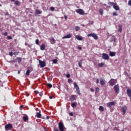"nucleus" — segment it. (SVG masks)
Returning a JSON list of instances; mask_svg holds the SVG:
<instances>
[{
	"mask_svg": "<svg viewBox=\"0 0 131 131\" xmlns=\"http://www.w3.org/2000/svg\"><path fill=\"white\" fill-rule=\"evenodd\" d=\"M58 128L60 131L65 130V126H64V124L62 122H60L58 123Z\"/></svg>",
	"mask_w": 131,
	"mask_h": 131,
	"instance_id": "f257e3e1",
	"label": "nucleus"
},
{
	"mask_svg": "<svg viewBox=\"0 0 131 131\" xmlns=\"http://www.w3.org/2000/svg\"><path fill=\"white\" fill-rule=\"evenodd\" d=\"M5 128L6 130H11V129H13V125L11 123H8L5 125Z\"/></svg>",
	"mask_w": 131,
	"mask_h": 131,
	"instance_id": "f03ea898",
	"label": "nucleus"
},
{
	"mask_svg": "<svg viewBox=\"0 0 131 131\" xmlns=\"http://www.w3.org/2000/svg\"><path fill=\"white\" fill-rule=\"evenodd\" d=\"M74 88L76 89L77 94L79 95H80V90H79V86H78V85H77V83H76V82H74Z\"/></svg>",
	"mask_w": 131,
	"mask_h": 131,
	"instance_id": "7ed1b4c3",
	"label": "nucleus"
},
{
	"mask_svg": "<svg viewBox=\"0 0 131 131\" xmlns=\"http://www.w3.org/2000/svg\"><path fill=\"white\" fill-rule=\"evenodd\" d=\"M87 36H88V37H93V38H94L96 40H97L98 39V36L97 35V34H95V33H90V34H88L87 35Z\"/></svg>",
	"mask_w": 131,
	"mask_h": 131,
	"instance_id": "20e7f679",
	"label": "nucleus"
},
{
	"mask_svg": "<svg viewBox=\"0 0 131 131\" xmlns=\"http://www.w3.org/2000/svg\"><path fill=\"white\" fill-rule=\"evenodd\" d=\"M116 82H117V80L114 79H111L109 81L110 85L112 86H113V85H115Z\"/></svg>",
	"mask_w": 131,
	"mask_h": 131,
	"instance_id": "39448f33",
	"label": "nucleus"
},
{
	"mask_svg": "<svg viewBox=\"0 0 131 131\" xmlns=\"http://www.w3.org/2000/svg\"><path fill=\"white\" fill-rule=\"evenodd\" d=\"M114 90L116 94H119V91H120L119 85H118V84L115 85L114 86Z\"/></svg>",
	"mask_w": 131,
	"mask_h": 131,
	"instance_id": "423d86ee",
	"label": "nucleus"
},
{
	"mask_svg": "<svg viewBox=\"0 0 131 131\" xmlns=\"http://www.w3.org/2000/svg\"><path fill=\"white\" fill-rule=\"evenodd\" d=\"M102 58L103 59V60H109V55H108L107 54H106V53H103L102 54Z\"/></svg>",
	"mask_w": 131,
	"mask_h": 131,
	"instance_id": "0eeeda50",
	"label": "nucleus"
},
{
	"mask_svg": "<svg viewBox=\"0 0 131 131\" xmlns=\"http://www.w3.org/2000/svg\"><path fill=\"white\" fill-rule=\"evenodd\" d=\"M76 12L79 15H84V11L81 9L76 10Z\"/></svg>",
	"mask_w": 131,
	"mask_h": 131,
	"instance_id": "6e6552de",
	"label": "nucleus"
},
{
	"mask_svg": "<svg viewBox=\"0 0 131 131\" xmlns=\"http://www.w3.org/2000/svg\"><path fill=\"white\" fill-rule=\"evenodd\" d=\"M76 98H77V96L76 95H72L70 98V100L71 102H73V101L76 100Z\"/></svg>",
	"mask_w": 131,
	"mask_h": 131,
	"instance_id": "1a4fd4ad",
	"label": "nucleus"
},
{
	"mask_svg": "<svg viewBox=\"0 0 131 131\" xmlns=\"http://www.w3.org/2000/svg\"><path fill=\"white\" fill-rule=\"evenodd\" d=\"M39 65L40 66V67L41 68H43V67H45L46 66V61H41L40 60H39Z\"/></svg>",
	"mask_w": 131,
	"mask_h": 131,
	"instance_id": "9d476101",
	"label": "nucleus"
},
{
	"mask_svg": "<svg viewBox=\"0 0 131 131\" xmlns=\"http://www.w3.org/2000/svg\"><path fill=\"white\" fill-rule=\"evenodd\" d=\"M115 105V102L114 101H112L106 104L107 107H112V106H114Z\"/></svg>",
	"mask_w": 131,
	"mask_h": 131,
	"instance_id": "9b49d317",
	"label": "nucleus"
},
{
	"mask_svg": "<svg viewBox=\"0 0 131 131\" xmlns=\"http://www.w3.org/2000/svg\"><path fill=\"white\" fill-rule=\"evenodd\" d=\"M84 61V59H81L80 61H78V66L80 67V68H82V66L81 65L82 64V62Z\"/></svg>",
	"mask_w": 131,
	"mask_h": 131,
	"instance_id": "f8f14e48",
	"label": "nucleus"
},
{
	"mask_svg": "<svg viewBox=\"0 0 131 131\" xmlns=\"http://www.w3.org/2000/svg\"><path fill=\"white\" fill-rule=\"evenodd\" d=\"M100 82L101 85H105V84H106L105 82V80L103 79V78H102L100 79Z\"/></svg>",
	"mask_w": 131,
	"mask_h": 131,
	"instance_id": "ddd939ff",
	"label": "nucleus"
},
{
	"mask_svg": "<svg viewBox=\"0 0 131 131\" xmlns=\"http://www.w3.org/2000/svg\"><path fill=\"white\" fill-rule=\"evenodd\" d=\"M126 94L129 98H131V89H127L126 90Z\"/></svg>",
	"mask_w": 131,
	"mask_h": 131,
	"instance_id": "4468645a",
	"label": "nucleus"
},
{
	"mask_svg": "<svg viewBox=\"0 0 131 131\" xmlns=\"http://www.w3.org/2000/svg\"><path fill=\"white\" fill-rule=\"evenodd\" d=\"M113 8L116 11H119V6H117V3H116V5H114Z\"/></svg>",
	"mask_w": 131,
	"mask_h": 131,
	"instance_id": "2eb2a0df",
	"label": "nucleus"
},
{
	"mask_svg": "<svg viewBox=\"0 0 131 131\" xmlns=\"http://www.w3.org/2000/svg\"><path fill=\"white\" fill-rule=\"evenodd\" d=\"M110 57H114L115 56H116V53L115 52H110Z\"/></svg>",
	"mask_w": 131,
	"mask_h": 131,
	"instance_id": "dca6fc26",
	"label": "nucleus"
},
{
	"mask_svg": "<svg viewBox=\"0 0 131 131\" xmlns=\"http://www.w3.org/2000/svg\"><path fill=\"white\" fill-rule=\"evenodd\" d=\"M118 31L119 32H122V25H118Z\"/></svg>",
	"mask_w": 131,
	"mask_h": 131,
	"instance_id": "f3484780",
	"label": "nucleus"
},
{
	"mask_svg": "<svg viewBox=\"0 0 131 131\" xmlns=\"http://www.w3.org/2000/svg\"><path fill=\"white\" fill-rule=\"evenodd\" d=\"M41 51H45L46 50V45L44 43L42 44L40 47Z\"/></svg>",
	"mask_w": 131,
	"mask_h": 131,
	"instance_id": "a211bd4d",
	"label": "nucleus"
},
{
	"mask_svg": "<svg viewBox=\"0 0 131 131\" xmlns=\"http://www.w3.org/2000/svg\"><path fill=\"white\" fill-rule=\"evenodd\" d=\"M42 12L38 9H36L35 10V15H38L39 14H41Z\"/></svg>",
	"mask_w": 131,
	"mask_h": 131,
	"instance_id": "6ab92c4d",
	"label": "nucleus"
},
{
	"mask_svg": "<svg viewBox=\"0 0 131 131\" xmlns=\"http://www.w3.org/2000/svg\"><path fill=\"white\" fill-rule=\"evenodd\" d=\"M72 36L71 34H69L67 35L64 36L62 38H71Z\"/></svg>",
	"mask_w": 131,
	"mask_h": 131,
	"instance_id": "aec40b11",
	"label": "nucleus"
},
{
	"mask_svg": "<svg viewBox=\"0 0 131 131\" xmlns=\"http://www.w3.org/2000/svg\"><path fill=\"white\" fill-rule=\"evenodd\" d=\"M75 37L76 39H77V40H82V39H83V38H82V37L79 35H76Z\"/></svg>",
	"mask_w": 131,
	"mask_h": 131,
	"instance_id": "412c9836",
	"label": "nucleus"
},
{
	"mask_svg": "<svg viewBox=\"0 0 131 131\" xmlns=\"http://www.w3.org/2000/svg\"><path fill=\"white\" fill-rule=\"evenodd\" d=\"M40 111L36 113V117L37 118H40V117H41V114H40Z\"/></svg>",
	"mask_w": 131,
	"mask_h": 131,
	"instance_id": "4be33fe9",
	"label": "nucleus"
},
{
	"mask_svg": "<svg viewBox=\"0 0 131 131\" xmlns=\"http://www.w3.org/2000/svg\"><path fill=\"white\" fill-rule=\"evenodd\" d=\"M122 111L123 112V115H124V114H125V113H126V106H125V107H122Z\"/></svg>",
	"mask_w": 131,
	"mask_h": 131,
	"instance_id": "5701e85b",
	"label": "nucleus"
},
{
	"mask_svg": "<svg viewBox=\"0 0 131 131\" xmlns=\"http://www.w3.org/2000/svg\"><path fill=\"white\" fill-rule=\"evenodd\" d=\"M50 42L52 45H54V43H56V40H55V39L54 38H52L51 40H50Z\"/></svg>",
	"mask_w": 131,
	"mask_h": 131,
	"instance_id": "b1692460",
	"label": "nucleus"
},
{
	"mask_svg": "<svg viewBox=\"0 0 131 131\" xmlns=\"http://www.w3.org/2000/svg\"><path fill=\"white\" fill-rule=\"evenodd\" d=\"M31 72V71H30V70L29 69L27 70L26 73V75H27L28 76L30 75Z\"/></svg>",
	"mask_w": 131,
	"mask_h": 131,
	"instance_id": "393cba45",
	"label": "nucleus"
},
{
	"mask_svg": "<svg viewBox=\"0 0 131 131\" xmlns=\"http://www.w3.org/2000/svg\"><path fill=\"white\" fill-rule=\"evenodd\" d=\"M77 105V103H76V102H74L71 104V106L72 107H73V108H74V107H76Z\"/></svg>",
	"mask_w": 131,
	"mask_h": 131,
	"instance_id": "a878e982",
	"label": "nucleus"
},
{
	"mask_svg": "<svg viewBox=\"0 0 131 131\" xmlns=\"http://www.w3.org/2000/svg\"><path fill=\"white\" fill-rule=\"evenodd\" d=\"M99 110L100 111H104L105 110V108H104V106H100L99 107Z\"/></svg>",
	"mask_w": 131,
	"mask_h": 131,
	"instance_id": "bb28decb",
	"label": "nucleus"
},
{
	"mask_svg": "<svg viewBox=\"0 0 131 131\" xmlns=\"http://www.w3.org/2000/svg\"><path fill=\"white\" fill-rule=\"evenodd\" d=\"M116 3L113 2H108V5L110 6H112V7H114V5H116Z\"/></svg>",
	"mask_w": 131,
	"mask_h": 131,
	"instance_id": "cd10ccee",
	"label": "nucleus"
},
{
	"mask_svg": "<svg viewBox=\"0 0 131 131\" xmlns=\"http://www.w3.org/2000/svg\"><path fill=\"white\" fill-rule=\"evenodd\" d=\"M103 9H99V14L101 15V16H103Z\"/></svg>",
	"mask_w": 131,
	"mask_h": 131,
	"instance_id": "c85d7f7f",
	"label": "nucleus"
},
{
	"mask_svg": "<svg viewBox=\"0 0 131 131\" xmlns=\"http://www.w3.org/2000/svg\"><path fill=\"white\" fill-rule=\"evenodd\" d=\"M104 65V63L103 62H101L100 63H98V67H103Z\"/></svg>",
	"mask_w": 131,
	"mask_h": 131,
	"instance_id": "c756f323",
	"label": "nucleus"
},
{
	"mask_svg": "<svg viewBox=\"0 0 131 131\" xmlns=\"http://www.w3.org/2000/svg\"><path fill=\"white\" fill-rule=\"evenodd\" d=\"M23 120H24V121L26 122L28 120V117L27 116H24Z\"/></svg>",
	"mask_w": 131,
	"mask_h": 131,
	"instance_id": "7c9ffc66",
	"label": "nucleus"
},
{
	"mask_svg": "<svg viewBox=\"0 0 131 131\" xmlns=\"http://www.w3.org/2000/svg\"><path fill=\"white\" fill-rule=\"evenodd\" d=\"M46 85H47V86H48L49 88H50V89L53 88V85H52V84L47 83L46 84Z\"/></svg>",
	"mask_w": 131,
	"mask_h": 131,
	"instance_id": "2f4dec72",
	"label": "nucleus"
},
{
	"mask_svg": "<svg viewBox=\"0 0 131 131\" xmlns=\"http://www.w3.org/2000/svg\"><path fill=\"white\" fill-rule=\"evenodd\" d=\"M75 29L76 31H78L79 30H80V28L78 26H76V27H75Z\"/></svg>",
	"mask_w": 131,
	"mask_h": 131,
	"instance_id": "473e14b6",
	"label": "nucleus"
},
{
	"mask_svg": "<svg viewBox=\"0 0 131 131\" xmlns=\"http://www.w3.org/2000/svg\"><path fill=\"white\" fill-rule=\"evenodd\" d=\"M17 60H18V63H20L21 62H22V58H21L20 57H17Z\"/></svg>",
	"mask_w": 131,
	"mask_h": 131,
	"instance_id": "72a5a7b5",
	"label": "nucleus"
},
{
	"mask_svg": "<svg viewBox=\"0 0 131 131\" xmlns=\"http://www.w3.org/2000/svg\"><path fill=\"white\" fill-rule=\"evenodd\" d=\"M14 4L16 6H18V5H19V4H20V2L16 1L14 2Z\"/></svg>",
	"mask_w": 131,
	"mask_h": 131,
	"instance_id": "f704fd0d",
	"label": "nucleus"
},
{
	"mask_svg": "<svg viewBox=\"0 0 131 131\" xmlns=\"http://www.w3.org/2000/svg\"><path fill=\"white\" fill-rule=\"evenodd\" d=\"M114 130L119 131V128L118 127H114Z\"/></svg>",
	"mask_w": 131,
	"mask_h": 131,
	"instance_id": "c9c22d12",
	"label": "nucleus"
},
{
	"mask_svg": "<svg viewBox=\"0 0 131 131\" xmlns=\"http://www.w3.org/2000/svg\"><path fill=\"white\" fill-rule=\"evenodd\" d=\"M35 42H36V45H39V40H38V39H37L35 40Z\"/></svg>",
	"mask_w": 131,
	"mask_h": 131,
	"instance_id": "e433bc0d",
	"label": "nucleus"
},
{
	"mask_svg": "<svg viewBox=\"0 0 131 131\" xmlns=\"http://www.w3.org/2000/svg\"><path fill=\"white\" fill-rule=\"evenodd\" d=\"M113 16H118V14H117V12H114L113 13Z\"/></svg>",
	"mask_w": 131,
	"mask_h": 131,
	"instance_id": "4c0bfd02",
	"label": "nucleus"
},
{
	"mask_svg": "<svg viewBox=\"0 0 131 131\" xmlns=\"http://www.w3.org/2000/svg\"><path fill=\"white\" fill-rule=\"evenodd\" d=\"M96 93H99L100 92V89L99 88H96Z\"/></svg>",
	"mask_w": 131,
	"mask_h": 131,
	"instance_id": "58836bf2",
	"label": "nucleus"
},
{
	"mask_svg": "<svg viewBox=\"0 0 131 131\" xmlns=\"http://www.w3.org/2000/svg\"><path fill=\"white\" fill-rule=\"evenodd\" d=\"M7 39H13V37H12L11 36H7Z\"/></svg>",
	"mask_w": 131,
	"mask_h": 131,
	"instance_id": "ea45409f",
	"label": "nucleus"
},
{
	"mask_svg": "<svg viewBox=\"0 0 131 131\" xmlns=\"http://www.w3.org/2000/svg\"><path fill=\"white\" fill-rule=\"evenodd\" d=\"M68 82H69V83H71V82H72V79H69L68 80Z\"/></svg>",
	"mask_w": 131,
	"mask_h": 131,
	"instance_id": "a19ab883",
	"label": "nucleus"
},
{
	"mask_svg": "<svg viewBox=\"0 0 131 131\" xmlns=\"http://www.w3.org/2000/svg\"><path fill=\"white\" fill-rule=\"evenodd\" d=\"M50 10L51 11H55V8H54V7H51Z\"/></svg>",
	"mask_w": 131,
	"mask_h": 131,
	"instance_id": "79ce46f5",
	"label": "nucleus"
},
{
	"mask_svg": "<svg viewBox=\"0 0 131 131\" xmlns=\"http://www.w3.org/2000/svg\"><path fill=\"white\" fill-rule=\"evenodd\" d=\"M53 63H54L55 64H56V63H57V62H58V60H57V59H54L53 60Z\"/></svg>",
	"mask_w": 131,
	"mask_h": 131,
	"instance_id": "37998d69",
	"label": "nucleus"
},
{
	"mask_svg": "<svg viewBox=\"0 0 131 131\" xmlns=\"http://www.w3.org/2000/svg\"><path fill=\"white\" fill-rule=\"evenodd\" d=\"M13 52H9V56H11V57H12L13 56Z\"/></svg>",
	"mask_w": 131,
	"mask_h": 131,
	"instance_id": "c03bdc74",
	"label": "nucleus"
},
{
	"mask_svg": "<svg viewBox=\"0 0 131 131\" xmlns=\"http://www.w3.org/2000/svg\"><path fill=\"white\" fill-rule=\"evenodd\" d=\"M3 35H5V36H7V35H8V33L6 32L4 33H3Z\"/></svg>",
	"mask_w": 131,
	"mask_h": 131,
	"instance_id": "a18cd8bd",
	"label": "nucleus"
},
{
	"mask_svg": "<svg viewBox=\"0 0 131 131\" xmlns=\"http://www.w3.org/2000/svg\"><path fill=\"white\" fill-rule=\"evenodd\" d=\"M128 6H131V0H129L128 1Z\"/></svg>",
	"mask_w": 131,
	"mask_h": 131,
	"instance_id": "49530a36",
	"label": "nucleus"
},
{
	"mask_svg": "<svg viewBox=\"0 0 131 131\" xmlns=\"http://www.w3.org/2000/svg\"><path fill=\"white\" fill-rule=\"evenodd\" d=\"M34 93H35V94H39V92H38V91H37V90L35 91Z\"/></svg>",
	"mask_w": 131,
	"mask_h": 131,
	"instance_id": "de8ad7c7",
	"label": "nucleus"
},
{
	"mask_svg": "<svg viewBox=\"0 0 131 131\" xmlns=\"http://www.w3.org/2000/svg\"><path fill=\"white\" fill-rule=\"evenodd\" d=\"M66 77H67V78H69L70 77V75L69 74H68L67 75H66Z\"/></svg>",
	"mask_w": 131,
	"mask_h": 131,
	"instance_id": "09e8293b",
	"label": "nucleus"
},
{
	"mask_svg": "<svg viewBox=\"0 0 131 131\" xmlns=\"http://www.w3.org/2000/svg\"><path fill=\"white\" fill-rule=\"evenodd\" d=\"M90 91H91V92H92V93L94 92H95V90H94V89H93V88H91V89H90Z\"/></svg>",
	"mask_w": 131,
	"mask_h": 131,
	"instance_id": "8fccbe9b",
	"label": "nucleus"
},
{
	"mask_svg": "<svg viewBox=\"0 0 131 131\" xmlns=\"http://www.w3.org/2000/svg\"><path fill=\"white\" fill-rule=\"evenodd\" d=\"M54 131H59V129L57 127H54Z\"/></svg>",
	"mask_w": 131,
	"mask_h": 131,
	"instance_id": "3c124183",
	"label": "nucleus"
},
{
	"mask_svg": "<svg viewBox=\"0 0 131 131\" xmlns=\"http://www.w3.org/2000/svg\"><path fill=\"white\" fill-rule=\"evenodd\" d=\"M18 54H19V52H15L13 53V55H18Z\"/></svg>",
	"mask_w": 131,
	"mask_h": 131,
	"instance_id": "603ef678",
	"label": "nucleus"
},
{
	"mask_svg": "<svg viewBox=\"0 0 131 131\" xmlns=\"http://www.w3.org/2000/svg\"><path fill=\"white\" fill-rule=\"evenodd\" d=\"M69 115H70V116H73V113H69Z\"/></svg>",
	"mask_w": 131,
	"mask_h": 131,
	"instance_id": "864d4df0",
	"label": "nucleus"
},
{
	"mask_svg": "<svg viewBox=\"0 0 131 131\" xmlns=\"http://www.w3.org/2000/svg\"><path fill=\"white\" fill-rule=\"evenodd\" d=\"M39 95L40 97H42V92L40 93Z\"/></svg>",
	"mask_w": 131,
	"mask_h": 131,
	"instance_id": "5fc2aeb1",
	"label": "nucleus"
},
{
	"mask_svg": "<svg viewBox=\"0 0 131 131\" xmlns=\"http://www.w3.org/2000/svg\"><path fill=\"white\" fill-rule=\"evenodd\" d=\"M96 83L97 84L99 83V79H96Z\"/></svg>",
	"mask_w": 131,
	"mask_h": 131,
	"instance_id": "6e6d98bb",
	"label": "nucleus"
},
{
	"mask_svg": "<svg viewBox=\"0 0 131 131\" xmlns=\"http://www.w3.org/2000/svg\"><path fill=\"white\" fill-rule=\"evenodd\" d=\"M36 111H38V112H39V111H40V110H39L38 109V108H36Z\"/></svg>",
	"mask_w": 131,
	"mask_h": 131,
	"instance_id": "4d7b16f0",
	"label": "nucleus"
},
{
	"mask_svg": "<svg viewBox=\"0 0 131 131\" xmlns=\"http://www.w3.org/2000/svg\"><path fill=\"white\" fill-rule=\"evenodd\" d=\"M46 119H50V116H47L46 117Z\"/></svg>",
	"mask_w": 131,
	"mask_h": 131,
	"instance_id": "13d9d810",
	"label": "nucleus"
},
{
	"mask_svg": "<svg viewBox=\"0 0 131 131\" xmlns=\"http://www.w3.org/2000/svg\"><path fill=\"white\" fill-rule=\"evenodd\" d=\"M49 99H53V96H49Z\"/></svg>",
	"mask_w": 131,
	"mask_h": 131,
	"instance_id": "bf43d9fd",
	"label": "nucleus"
},
{
	"mask_svg": "<svg viewBox=\"0 0 131 131\" xmlns=\"http://www.w3.org/2000/svg\"><path fill=\"white\" fill-rule=\"evenodd\" d=\"M112 41H115L116 39L115 38H114V39H112Z\"/></svg>",
	"mask_w": 131,
	"mask_h": 131,
	"instance_id": "052dcab7",
	"label": "nucleus"
},
{
	"mask_svg": "<svg viewBox=\"0 0 131 131\" xmlns=\"http://www.w3.org/2000/svg\"><path fill=\"white\" fill-rule=\"evenodd\" d=\"M64 19L66 20V19H67V16L64 15Z\"/></svg>",
	"mask_w": 131,
	"mask_h": 131,
	"instance_id": "680f3d73",
	"label": "nucleus"
},
{
	"mask_svg": "<svg viewBox=\"0 0 131 131\" xmlns=\"http://www.w3.org/2000/svg\"><path fill=\"white\" fill-rule=\"evenodd\" d=\"M78 49L79 50H81V49H82L81 47H78Z\"/></svg>",
	"mask_w": 131,
	"mask_h": 131,
	"instance_id": "e2e57ef3",
	"label": "nucleus"
},
{
	"mask_svg": "<svg viewBox=\"0 0 131 131\" xmlns=\"http://www.w3.org/2000/svg\"><path fill=\"white\" fill-rule=\"evenodd\" d=\"M20 108H23V105H21L20 106Z\"/></svg>",
	"mask_w": 131,
	"mask_h": 131,
	"instance_id": "0e129e2a",
	"label": "nucleus"
},
{
	"mask_svg": "<svg viewBox=\"0 0 131 131\" xmlns=\"http://www.w3.org/2000/svg\"><path fill=\"white\" fill-rule=\"evenodd\" d=\"M18 74H20V71H18Z\"/></svg>",
	"mask_w": 131,
	"mask_h": 131,
	"instance_id": "69168bd1",
	"label": "nucleus"
},
{
	"mask_svg": "<svg viewBox=\"0 0 131 131\" xmlns=\"http://www.w3.org/2000/svg\"><path fill=\"white\" fill-rule=\"evenodd\" d=\"M11 2H15V0H11Z\"/></svg>",
	"mask_w": 131,
	"mask_h": 131,
	"instance_id": "338daca9",
	"label": "nucleus"
},
{
	"mask_svg": "<svg viewBox=\"0 0 131 131\" xmlns=\"http://www.w3.org/2000/svg\"><path fill=\"white\" fill-rule=\"evenodd\" d=\"M121 131H124L123 129L121 130Z\"/></svg>",
	"mask_w": 131,
	"mask_h": 131,
	"instance_id": "774afa93",
	"label": "nucleus"
}]
</instances>
